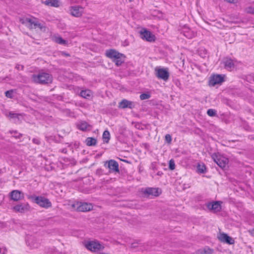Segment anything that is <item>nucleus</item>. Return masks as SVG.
I'll list each match as a JSON object with an SVG mask.
<instances>
[{
	"instance_id": "nucleus-1",
	"label": "nucleus",
	"mask_w": 254,
	"mask_h": 254,
	"mask_svg": "<svg viewBox=\"0 0 254 254\" xmlns=\"http://www.w3.org/2000/svg\"><path fill=\"white\" fill-rule=\"evenodd\" d=\"M105 55L107 57L113 59V61L117 66L121 65L125 61L124 55L119 53L116 50H108L106 51Z\"/></svg>"
},
{
	"instance_id": "nucleus-2",
	"label": "nucleus",
	"mask_w": 254,
	"mask_h": 254,
	"mask_svg": "<svg viewBox=\"0 0 254 254\" xmlns=\"http://www.w3.org/2000/svg\"><path fill=\"white\" fill-rule=\"evenodd\" d=\"M20 22L25 25L30 29L39 28L41 30H45V26L42 23H40L35 18L33 19L30 18H25L20 20Z\"/></svg>"
},
{
	"instance_id": "nucleus-3",
	"label": "nucleus",
	"mask_w": 254,
	"mask_h": 254,
	"mask_svg": "<svg viewBox=\"0 0 254 254\" xmlns=\"http://www.w3.org/2000/svg\"><path fill=\"white\" fill-rule=\"evenodd\" d=\"M32 79L35 82L45 84L51 83L53 77L48 73L40 72L38 74L32 75Z\"/></svg>"
},
{
	"instance_id": "nucleus-4",
	"label": "nucleus",
	"mask_w": 254,
	"mask_h": 254,
	"mask_svg": "<svg viewBox=\"0 0 254 254\" xmlns=\"http://www.w3.org/2000/svg\"><path fill=\"white\" fill-rule=\"evenodd\" d=\"M28 198H30L34 202L38 204L42 207L48 208L52 206V203L51 201L45 197L31 195L29 196Z\"/></svg>"
},
{
	"instance_id": "nucleus-5",
	"label": "nucleus",
	"mask_w": 254,
	"mask_h": 254,
	"mask_svg": "<svg viewBox=\"0 0 254 254\" xmlns=\"http://www.w3.org/2000/svg\"><path fill=\"white\" fill-rule=\"evenodd\" d=\"M71 206L75 210L80 212L88 211L93 208V206L91 203L79 201L74 202L71 204Z\"/></svg>"
},
{
	"instance_id": "nucleus-6",
	"label": "nucleus",
	"mask_w": 254,
	"mask_h": 254,
	"mask_svg": "<svg viewBox=\"0 0 254 254\" xmlns=\"http://www.w3.org/2000/svg\"><path fill=\"white\" fill-rule=\"evenodd\" d=\"M85 247L88 250L97 252L102 251L104 249V246L99 243L98 241H88L85 244Z\"/></svg>"
},
{
	"instance_id": "nucleus-7",
	"label": "nucleus",
	"mask_w": 254,
	"mask_h": 254,
	"mask_svg": "<svg viewBox=\"0 0 254 254\" xmlns=\"http://www.w3.org/2000/svg\"><path fill=\"white\" fill-rule=\"evenodd\" d=\"M212 158L214 161L222 169L226 167L229 161L227 158L221 156L218 153H213L212 155Z\"/></svg>"
},
{
	"instance_id": "nucleus-8",
	"label": "nucleus",
	"mask_w": 254,
	"mask_h": 254,
	"mask_svg": "<svg viewBox=\"0 0 254 254\" xmlns=\"http://www.w3.org/2000/svg\"><path fill=\"white\" fill-rule=\"evenodd\" d=\"M224 75L222 74H214L210 77L209 80V85L210 86H214L217 84L222 83L224 81Z\"/></svg>"
},
{
	"instance_id": "nucleus-9",
	"label": "nucleus",
	"mask_w": 254,
	"mask_h": 254,
	"mask_svg": "<svg viewBox=\"0 0 254 254\" xmlns=\"http://www.w3.org/2000/svg\"><path fill=\"white\" fill-rule=\"evenodd\" d=\"M156 76L159 78L167 81L169 77V72L168 68H155Z\"/></svg>"
},
{
	"instance_id": "nucleus-10",
	"label": "nucleus",
	"mask_w": 254,
	"mask_h": 254,
	"mask_svg": "<svg viewBox=\"0 0 254 254\" xmlns=\"http://www.w3.org/2000/svg\"><path fill=\"white\" fill-rule=\"evenodd\" d=\"M140 37L142 39L150 42L155 41L156 37L150 31L143 29L140 32Z\"/></svg>"
},
{
	"instance_id": "nucleus-11",
	"label": "nucleus",
	"mask_w": 254,
	"mask_h": 254,
	"mask_svg": "<svg viewBox=\"0 0 254 254\" xmlns=\"http://www.w3.org/2000/svg\"><path fill=\"white\" fill-rule=\"evenodd\" d=\"M30 205L28 203H21L16 205L12 207V210L16 212L25 213L30 209Z\"/></svg>"
},
{
	"instance_id": "nucleus-12",
	"label": "nucleus",
	"mask_w": 254,
	"mask_h": 254,
	"mask_svg": "<svg viewBox=\"0 0 254 254\" xmlns=\"http://www.w3.org/2000/svg\"><path fill=\"white\" fill-rule=\"evenodd\" d=\"M83 8L78 5L71 6L69 7V10L70 14L75 17L81 16L83 13Z\"/></svg>"
},
{
	"instance_id": "nucleus-13",
	"label": "nucleus",
	"mask_w": 254,
	"mask_h": 254,
	"mask_svg": "<svg viewBox=\"0 0 254 254\" xmlns=\"http://www.w3.org/2000/svg\"><path fill=\"white\" fill-rule=\"evenodd\" d=\"M9 195L11 199L16 201L22 200L24 197V193L18 190H13L11 191Z\"/></svg>"
},
{
	"instance_id": "nucleus-14",
	"label": "nucleus",
	"mask_w": 254,
	"mask_h": 254,
	"mask_svg": "<svg viewBox=\"0 0 254 254\" xmlns=\"http://www.w3.org/2000/svg\"><path fill=\"white\" fill-rule=\"evenodd\" d=\"M218 238L221 242L226 243L229 245L234 244V240L225 233H221L218 236Z\"/></svg>"
},
{
	"instance_id": "nucleus-15",
	"label": "nucleus",
	"mask_w": 254,
	"mask_h": 254,
	"mask_svg": "<svg viewBox=\"0 0 254 254\" xmlns=\"http://www.w3.org/2000/svg\"><path fill=\"white\" fill-rule=\"evenodd\" d=\"M206 206L209 210H213L214 212H218L221 209V206L218 201L208 203Z\"/></svg>"
},
{
	"instance_id": "nucleus-16",
	"label": "nucleus",
	"mask_w": 254,
	"mask_h": 254,
	"mask_svg": "<svg viewBox=\"0 0 254 254\" xmlns=\"http://www.w3.org/2000/svg\"><path fill=\"white\" fill-rule=\"evenodd\" d=\"M108 167L110 170L116 172H119V164L116 161L114 160H110L108 162Z\"/></svg>"
},
{
	"instance_id": "nucleus-17",
	"label": "nucleus",
	"mask_w": 254,
	"mask_h": 254,
	"mask_svg": "<svg viewBox=\"0 0 254 254\" xmlns=\"http://www.w3.org/2000/svg\"><path fill=\"white\" fill-rule=\"evenodd\" d=\"M134 105L133 104L132 102L129 101L127 99H123L120 103L119 107L122 109H125L126 108H128L129 109H132L133 108Z\"/></svg>"
},
{
	"instance_id": "nucleus-18",
	"label": "nucleus",
	"mask_w": 254,
	"mask_h": 254,
	"mask_svg": "<svg viewBox=\"0 0 254 254\" xmlns=\"http://www.w3.org/2000/svg\"><path fill=\"white\" fill-rule=\"evenodd\" d=\"M225 68L228 70H231L234 66V64L233 60L230 58H225L222 61Z\"/></svg>"
},
{
	"instance_id": "nucleus-19",
	"label": "nucleus",
	"mask_w": 254,
	"mask_h": 254,
	"mask_svg": "<svg viewBox=\"0 0 254 254\" xmlns=\"http://www.w3.org/2000/svg\"><path fill=\"white\" fill-rule=\"evenodd\" d=\"M159 190L158 188H148L145 190L144 192L148 195L157 196L160 193Z\"/></svg>"
},
{
	"instance_id": "nucleus-20",
	"label": "nucleus",
	"mask_w": 254,
	"mask_h": 254,
	"mask_svg": "<svg viewBox=\"0 0 254 254\" xmlns=\"http://www.w3.org/2000/svg\"><path fill=\"white\" fill-rule=\"evenodd\" d=\"M80 95L85 99H90L92 95V92L91 90L87 89L81 91Z\"/></svg>"
},
{
	"instance_id": "nucleus-21",
	"label": "nucleus",
	"mask_w": 254,
	"mask_h": 254,
	"mask_svg": "<svg viewBox=\"0 0 254 254\" xmlns=\"http://www.w3.org/2000/svg\"><path fill=\"white\" fill-rule=\"evenodd\" d=\"M44 4L54 7H58L59 6V0H46L44 2Z\"/></svg>"
},
{
	"instance_id": "nucleus-22",
	"label": "nucleus",
	"mask_w": 254,
	"mask_h": 254,
	"mask_svg": "<svg viewBox=\"0 0 254 254\" xmlns=\"http://www.w3.org/2000/svg\"><path fill=\"white\" fill-rule=\"evenodd\" d=\"M85 142L87 146H95L97 143V140L95 138L87 137L86 139Z\"/></svg>"
},
{
	"instance_id": "nucleus-23",
	"label": "nucleus",
	"mask_w": 254,
	"mask_h": 254,
	"mask_svg": "<svg viewBox=\"0 0 254 254\" xmlns=\"http://www.w3.org/2000/svg\"><path fill=\"white\" fill-rule=\"evenodd\" d=\"M53 40L56 43L61 45H65L67 44V41L64 40L60 36H54L53 37Z\"/></svg>"
},
{
	"instance_id": "nucleus-24",
	"label": "nucleus",
	"mask_w": 254,
	"mask_h": 254,
	"mask_svg": "<svg viewBox=\"0 0 254 254\" xmlns=\"http://www.w3.org/2000/svg\"><path fill=\"white\" fill-rule=\"evenodd\" d=\"M78 129L82 131H85L90 125L85 122L80 123L77 125Z\"/></svg>"
},
{
	"instance_id": "nucleus-25",
	"label": "nucleus",
	"mask_w": 254,
	"mask_h": 254,
	"mask_svg": "<svg viewBox=\"0 0 254 254\" xmlns=\"http://www.w3.org/2000/svg\"><path fill=\"white\" fill-rule=\"evenodd\" d=\"M103 139L106 143H108L110 139V133L107 130H105L103 133Z\"/></svg>"
},
{
	"instance_id": "nucleus-26",
	"label": "nucleus",
	"mask_w": 254,
	"mask_h": 254,
	"mask_svg": "<svg viewBox=\"0 0 254 254\" xmlns=\"http://www.w3.org/2000/svg\"><path fill=\"white\" fill-rule=\"evenodd\" d=\"M197 169L199 173L204 174L206 172V167L204 165L198 164Z\"/></svg>"
},
{
	"instance_id": "nucleus-27",
	"label": "nucleus",
	"mask_w": 254,
	"mask_h": 254,
	"mask_svg": "<svg viewBox=\"0 0 254 254\" xmlns=\"http://www.w3.org/2000/svg\"><path fill=\"white\" fill-rule=\"evenodd\" d=\"M150 97L151 95L150 94L144 93L141 94L139 97L141 100H143L145 99H148L150 98Z\"/></svg>"
},
{
	"instance_id": "nucleus-28",
	"label": "nucleus",
	"mask_w": 254,
	"mask_h": 254,
	"mask_svg": "<svg viewBox=\"0 0 254 254\" xmlns=\"http://www.w3.org/2000/svg\"><path fill=\"white\" fill-rule=\"evenodd\" d=\"M207 114L210 117H214L217 115L216 111L212 109H208L207 111Z\"/></svg>"
},
{
	"instance_id": "nucleus-29",
	"label": "nucleus",
	"mask_w": 254,
	"mask_h": 254,
	"mask_svg": "<svg viewBox=\"0 0 254 254\" xmlns=\"http://www.w3.org/2000/svg\"><path fill=\"white\" fill-rule=\"evenodd\" d=\"M169 168L171 170H173L175 168V163L173 159H171L169 161Z\"/></svg>"
},
{
	"instance_id": "nucleus-30",
	"label": "nucleus",
	"mask_w": 254,
	"mask_h": 254,
	"mask_svg": "<svg viewBox=\"0 0 254 254\" xmlns=\"http://www.w3.org/2000/svg\"><path fill=\"white\" fill-rule=\"evenodd\" d=\"M203 251V253L205 254H211L213 252V250L210 249L209 247H205ZM201 253H202V252H201Z\"/></svg>"
},
{
	"instance_id": "nucleus-31",
	"label": "nucleus",
	"mask_w": 254,
	"mask_h": 254,
	"mask_svg": "<svg viewBox=\"0 0 254 254\" xmlns=\"http://www.w3.org/2000/svg\"><path fill=\"white\" fill-rule=\"evenodd\" d=\"M13 90H8V91H6L5 92V96L7 98H13Z\"/></svg>"
},
{
	"instance_id": "nucleus-32",
	"label": "nucleus",
	"mask_w": 254,
	"mask_h": 254,
	"mask_svg": "<svg viewBox=\"0 0 254 254\" xmlns=\"http://www.w3.org/2000/svg\"><path fill=\"white\" fill-rule=\"evenodd\" d=\"M245 11L248 13L254 14V7L248 6L246 8Z\"/></svg>"
},
{
	"instance_id": "nucleus-33",
	"label": "nucleus",
	"mask_w": 254,
	"mask_h": 254,
	"mask_svg": "<svg viewBox=\"0 0 254 254\" xmlns=\"http://www.w3.org/2000/svg\"><path fill=\"white\" fill-rule=\"evenodd\" d=\"M19 115V114H16V113L9 112V114H8V117H9L10 118L18 119Z\"/></svg>"
},
{
	"instance_id": "nucleus-34",
	"label": "nucleus",
	"mask_w": 254,
	"mask_h": 254,
	"mask_svg": "<svg viewBox=\"0 0 254 254\" xmlns=\"http://www.w3.org/2000/svg\"><path fill=\"white\" fill-rule=\"evenodd\" d=\"M165 140L167 142L170 143L172 141L171 136L169 134H166L165 135Z\"/></svg>"
},
{
	"instance_id": "nucleus-35",
	"label": "nucleus",
	"mask_w": 254,
	"mask_h": 254,
	"mask_svg": "<svg viewBox=\"0 0 254 254\" xmlns=\"http://www.w3.org/2000/svg\"><path fill=\"white\" fill-rule=\"evenodd\" d=\"M32 141L34 143L37 144V145H39L41 143V141H40V139L38 138H34L32 139Z\"/></svg>"
},
{
	"instance_id": "nucleus-36",
	"label": "nucleus",
	"mask_w": 254,
	"mask_h": 254,
	"mask_svg": "<svg viewBox=\"0 0 254 254\" xmlns=\"http://www.w3.org/2000/svg\"><path fill=\"white\" fill-rule=\"evenodd\" d=\"M7 252V250L5 248H0V254H5Z\"/></svg>"
},
{
	"instance_id": "nucleus-37",
	"label": "nucleus",
	"mask_w": 254,
	"mask_h": 254,
	"mask_svg": "<svg viewBox=\"0 0 254 254\" xmlns=\"http://www.w3.org/2000/svg\"><path fill=\"white\" fill-rule=\"evenodd\" d=\"M225 1L231 3H235L237 2V0H224Z\"/></svg>"
},
{
	"instance_id": "nucleus-38",
	"label": "nucleus",
	"mask_w": 254,
	"mask_h": 254,
	"mask_svg": "<svg viewBox=\"0 0 254 254\" xmlns=\"http://www.w3.org/2000/svg\"><path fill=\"white\" fill-rule=\"evenodd\" d=\"M16 68H17L18 69H23V68H24V66L23 65H19V64H17L16 66Z\"/></svg>"
},
{
	"instance_id": "nucleus-39",
	"label": "nucleus",
	"mask_w": 254,
	"mask_h": 254,
	"mask_svg": "<svg viewBox=\"0 0 254 254\" xmlns=\"http://www.w3.org/2000/svg\"><path fill=\"white\" fill-rule=\"evenodd\" d=\"M249 233L252 235L254 236V229L252 230H249L248 231Z\"/></svg>"
},
{
	"instance_id": "nucleus-40",
	"label": "nucleus",
	"mask_w": 254,
	"mask_h": 254,
	"mask_svg": "<svg viewBox=\"0 0 254 254\" xmlns=\"http://www.w3.org/2000/svg\"><path fill=\"white\" fill-rule=\"evenodd\" d=\"M62 152L66 153L67 152V149L66 148H64L60 150Z\"/></svg>"
},
{
	"instance_id": "nucleus-41",
	"label": "nucleus",
	"mask_w": 254,
	"mask_h": 254,
	"mask_svg": "<svg viewBox=\"0 0 254 254\" xmlns=\"http://www.w3.org/2000/svg\"><path fill=\"white\" fill-rule=\"evenodd\" d=\"M21 136H22V134H21V133H19V134H18V135H16L15 137L16 138H19Z\"/></svg>"
},
{
	"instance_id": "nucleus-42",
	"label": "nucleus",
	"mask_w": 254,
	"mask_h": 254,
	"mask_svg": "<svg viewBox=\"0 0 254 254\" xmlns=\"http://www.w3.org/2000/svg\"><path fill=\"white\" fill-rule=\"evenodd\" d=\"M163 174V173L161 171H158L157 173V175L158 176H161Z\"/></svg>"
},
{
	"instance_id": "nucleus-43",
	"label": "nucleus",
	"mask_w": 254,
	"mask_h": 254,
	"mask_svg": "<svg viewBox=\"0 0 254 254\" xmlns=\"http://www.w3.org/2000/svg\"><path fill=\"white\" fill-rule=\"evenodd\" d=\"M65 55L66 56H69V55L68 54H65Z\"/></svg>"
},
{
	"instance_id": "nucleus-44",
	"label": "nucleus",
	"mask_w": 254,
	"mask_h": 254,
	"mask_svg": "<svg viewBox=\"0 0 254 254\" xmlns=\"http://www.w3.org/2000/svg\"><path fill=\"white\" fill-rule=\"evenodd\" d=\"M13 132L15 133V134H16V133H17V131H13Z\"/></svg>"
},
{
	"instance_id": "nucleus-45",
	"label": "nucleus",
	"mask_w": 254,
	"mask_h": 254,
	"mask_svg": "<svg viewBox=\"0 0 254 254\" xmlns=\"http://www.w3.org/2000/svg\"><path fill=\"white\" fill-rule=\"evenodd\" d=\"M1 197H2L1 195L0 194V198H1Z\"/></svg>"
},
{
	"instance_id": "nucleus-46",
	"label": "nucleus",
	"mask_w": 254,
	"mask_h": 254,
	"mask_svg": "<svg viewBox=\"0 0 254 254\" xmlns=\"http://www.w3.org/2000/svg\"><path fill=\"white\" fill-rule=\"evenodd\" d=\"M1 197H2L1 195L0 194V198H1Z\"/></svg>"
},
{
	"instance_id": "nucleus-47",
	"label": "nucleus",
	"mask_w": 254,
	"mask_h": 254,
	"mask_svg": "<svg viewBox=\"0 0 254 254\" xmlns=\"http://www.w3.org/2000/svg\"><path fill=\"white\" fill-rule=\"evenodd\" d=\"M133 0H129V1H132Z\"/></svg>"
}]
</instances>
